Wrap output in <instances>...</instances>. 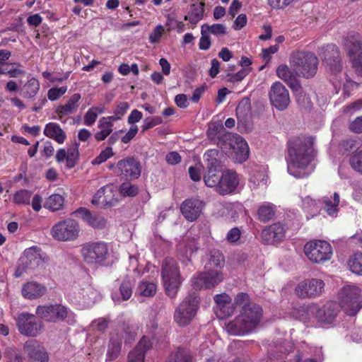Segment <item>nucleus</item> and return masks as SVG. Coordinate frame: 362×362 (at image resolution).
Listing matches in <instances>:
<instances>
[{
    "label": "nucleus",
    "instance_id": "obj_5",
    "mask_svg": "<svg viewBox=\"0 0 362 362\" xmlns=\"http://www.w3.org/2000/svg\"><path fill=\"white\" fill-rule=\"evenodd\" d=\"M339 312V305L332 301L327 303L322 307L317 304L308 305L304 310L303 320L308 322L317 321L322 325L332 324Z\"/></svg>",
    "mask_w": 362,
    "mask_h": 362
},
{
    "label": "nucleus",
    "instance_id": "obj_62",
    "mask_svg": "<svg viewBox=\"0 0 362 362\" xmlns=\"http://www.w3.org/2000/svg\"><path fill=\"white\" fill-rule=\"evenodd\" d=\"M163 122L160 117H148L144 121L143 131H146Z\"/></svg>",
    "mask_w": 362,
    "mask_h": 362
},
{
    "label": "nucleus",
    "instance_id": "obj_1",
    "mask_svg": "<svg viewBox=\"0 0 362 362\" xmlns=\"http://www.w3.org/2000/svg\"><path fill=\"white\" fill-rule=\"evenodd\" d=\"M313 139L303 136L293 139L288 145L287 170L296 178H304L314 170L312 163Z\"/></svg>",
    "mask_w": 362,
    "mask_h": 362
},
{
    "label": "nucleus",
    "instance_id": "obj_31",
    "mask_svg": "<svg viewBox=\"0 0 362 362\" xmlns=\"http://www.w3.org/2000/svg\"><path fill=\"white\" fill-rule=\"evenodd\" d=\"M47 291L46 287L36 281H29L22 287V295L27 299H36L42 296Z\"/></svg>",
    "mask_w": 362,
    "mask_h": 362
},
{
    "label": "nucleus",
    "instance_id": "obj_56",
    "mask_svg": "<svg viewBox=\"0 0 362 362\" xmlns=\"http://www.w3.org/2000/svg\"><path fill=\"white\" fill-rule=\"evenodd\" d=\"M66 153V167L68 168H72L76 164V160L78 157V147L76 146L74 148H68Z\"/></svg>",
    "mask_w": 362,
    "mask_h": 362
},
{
    "label": "nucleus",
    "instance_id": "obj_61",
    "mask_svg": "<svg viewBox=\"0 0 362 362\" xmlns=\"http://www.w3.org/2000/svg\"><path fill=\"white\" fill-rule=\"evenodd\" d=\"M164 27L162 25H158L156 26L149 35L150 42L152 44L158 42L164 33Z\"/></svg>",
    "mask_w": 362,
    "mask_h": 362
},
{
    "label": "nucleus",
    "instance_id": "obj_59",
    "mask_svg": "<svg viewBox=\"0 0 362 362\" xmlns=\"http://www.w3.org/2000/svg\"><path fill=\"white\" fill-rule=\"evenodd\" d=\"M189 174L190 178L194 181L197 182L201 180L202 174L203 171V165L202 163H199L195 164L194 166H190L189 168Z\"/></svg>",
    "mask_w": 362,
    "mask_h": 362
},
{
    "label": "nucleus",
    "instance_id": "obj_40",
    "mask_svg": "<svg viewBox=\"0 0 362 362\" xmlns=\"http://www.w3.org/2000/svg\"><path fill=\"white\" fill-rule=\"evenodd\" d=\"M166 362H194V360L188 349L179 348L170 354Z\"/></svg>",
    "mask_w": 362,
    "mask_h": 362
},
{
    "label": "nucleus",
    "instance_id": "obj_44",
    "mask_svg": "<svg viewBox=\"0 0 362 362\" xmlns=\"http://www.w3.org/2000/svg\"><path fill=\"white\" fill-rule=\"evenodd\" d=\"M157 286L153 282L144 281L141 282L137 288V293L139 295L151 297L156 294Z\"/></svg>",
    "mask_w": 362,
    "mask_h": 362
},
{
    "label": "nucleus",
    "instance_id": "obj_63",
    "mask_svg": "<svg viewBox=\"0 0 362 362\" xmlns=\"http://www.w3.org/2000/svg\"><path fill=\"white\" fill-rule=\"evenodd\" d=\"M199 353L202 358H204V360L206 362H218V359L216 356L211 355V351L210 349L206 347L205 345H202Z\"/></svg>",
    "mask_w": 362,
    "mask_h": 362
},
{
    "label": "nucleus",
    "instance_id": "obj_34",
    "mask_svg": "<svg viewBox=\"0 0 362 362\" xmlns=\"http://www.w3.org/2000/svg\"><path fill=\"white\" fill-rule=\"evenodd\" d=\"M276 75L291 88L298 86V83L295 81L296 76H298L296 71L294 69L291 70L286 64H281L277 67Z\"/></svg>",
    "mask_w": 362,
    "mask_h": 362
},
{
    "label": "nucleus",
    "instance_id": "obj_18",
    "mask_svg": "<svg viewBox=\"0 0 362 362\" xmlns=\"http://www.w3.org/2000/svg\"><path fill=\"white\" fill-rule=\"evenodd\" d=\"M114 173L125 179H136L141 175V166L139 163L133 158L122 159L116 165L112 164L109 166Z\"/></svg>",
    "mask_w": 362,
    "mask_h": 362
},
{
    "label": "nucleus",
    "instance_id": "obj_58",
    "mask_svg": "<svg viewBox=\"0 0 362 362\" xmlns=\"http://www.w3.org/2000/svg\"><path fill=\"white\" fill-rule=\"evenodd\" d=\"M113 155L112 148L107 146L92 161V163L93 165H100L113 156Z\"/></svg>",
    "mask_w": 362,
    "mask_h": 362
},
{
    "label": "nucleus",
    "instance_id": "obj_41",
    "mask_svg": "<svg viewBox=\"0 0 362 362\" xmlns=\"http://www.w3.org/2000/svg\"><path fill=\"white\" fill-rule=\"evenodd\" d=\"M105 112L104 105L91 107L88 110L83 117V124L86 126H92L96 121L98 115Z\"/></svg>",
    "mask_w": 362,
    "mask_h": 362
},
{
    "label": "nucleus",
    "instance_id": "obj_9",
    "mask_svg": "<svg viewBox=\"0 0 362 362\" xmlns=\"http://www.w3.org/2000/svg\"><path fill=\"white\" fill-rule=\"evenodd\" d=\"M339 305L349 315H356L362 308V294L355 285L344 286L338 293Z\"/></svg>",
    "mask_w": 362,
    "mask_h": 362
},
{
    "label": "nucleus",
    "instance_id": "obj_17",
    "mask_svg": "<svg viewBox=\"0 0 362 362\" xmlns=\"http://www.w3.org/2000/svg\"><path fill=\"white\" fill-rule=\"evenodd\" d=\"M16 325L20 333L27 337H37L42 329V322L37 320L35 315L28 313L18 315Z\"/></svg>",
    "mask_w": 362,
    "mask_h": 362
},
{
    "label": "nucleus",
    "instance_id": "obj_38",
    "mask_svg": "<svg viewBox=\"0 0 362 362\" xmlns=\"http://www.w3.org/2000/svg\"><path fill=\"white\" fill-rule=\"evenodd\" d=\"M268 175L265 168H262L258 170H255L250 179L251 187L253 188L263 187L266 188L267 185Z\"/></svg>",
    "mask_w": 362,
    "mask_h": 362
},
{
    "label": "nucleus",
    "instance_id": "obj_51",
    "mask_svg": "<svg viewBox=\"0 0 362 362\" xmlns=\"http://www.w3.org/2000/svg\"><path fill=\"white\" fill-rule=\"evenodd\" d=\"M19 66H21V64L18 63L10 64L7 67L2 68L1 73L3 74H7L11 78H18L24 76L25 71L19 69Z\"/></svg>",
    "mask_w": 362,
    "mask_h": 362
},
{
    "label": "nucleus",
    "instance_id": "obj_7",
    "mask_svg": "<svg viewBox=\"0 0 362 362\" xmlns=\"http://www.w3.org/2000/svg\"><path fill=\"white\" fill-rule=\"evenodd\" d=\"M161 276L167 295L174 298L181 284L180 270L176 262L172 258H166L162 265Z\"/></svg>",
    "mask_w": 362,
    "mask_h": 362
},
{
    "label": "nucleus",
    "instance_id": "obj_52",
    "mask_svg": "<svg viewBox=\"0 0 362 362\" xmlns=\"http://www.w3.org/2000/svg\"><path fill=\"white\" fill-rule=\"evenodd\" d=\"M119 293L122 300H127L130 298L132 294V283L129 279L123 280L119 286Z\"/></svg>",
    "mask_w": 362,
    "mask_h": 362
},
{
    "label": "nucleus",
    "instance_id": "obj_19",
    "mask_svg": "<svg viewBox=\"0 0 362 362\" xmlns=\"http://www.w3.org/2000/svg\"><path fill=\"white\" fill-rule=\"evenodd\" d=\"M271 105L280 111L286 110L291 102L288 89L279 81L273 83L268 93Z\"/></svg>",
    "mask_w": 362,
    "mask_h": 362
},
{
    "label": "nucleus",
    "instance_id": "obj_30",
    "mask_svg": "<svg viewBox=\"0 0 362 362\" xmlns=\"http://www.w3.org/2000/svg\"><path fill=\"white\" fill-rule=\"evenodd\" d=\"M152 347V342L147 337H143L136 346L128 354V362H144L146 352Z\"/></svg>",
    "mask_w": 362,
    "mask_h": 362
},
{
    "label": "nucleus",
    "instance_id": "obj_2",
    "mask_svg": "<svg viewBox=\"0 0 362 362\" xmlns=\"http://www.w3.org/2000/svg\"><path fill=\"white\" fill-rule=\"evenodd\" d=\"M234 304L240 308V313L226 325L227 332L231 335H244L252 332L260 322L262 308L251 301L245 293H238L234 299Z\"/></svg>",
    "mask_w": 362,
    "mask_h": 362
},
{
    "label": "nucleus",
    "instance_id": "obj_14",
    "mask_svg": "<svg viewBox=\"0 0 362 362\" xmlns=\"http://www.w3.org/2000/svg\"><path fill=\"white\" fill-rule=\"evenodd\" d=\"M80 227L74 219L66 218L54 224L51 229L52 238L59 241H72L79 234Z\"/></svg>",
    "mask_w": 362,
    "mask_h": 362
},
{
    "label": "nucleus",
    "instance_id": "obj_26",
    "mask_svg": "<svg viewBox=\"0 0 362 362\" xmlns=\"http://www.w3.org/2000/svg\"><path fill=\"white\" fill-rule=\"evenodd\" d=\"M204 203L198 199H189L184 201L180 206L182 214L189 221H194L200 216Z\"/></svg>",
    "mask_w": 362,
    "mask_h": 362
},
{
    "label": "nucleus",
    "instance_id": "obj_50",
    "mask_svg": "<svg viewBox=\"0 0 362 362\" xmlns=\"http://www.w3.org/2000/svg\"><path fill=\"white\" fill-rule=\"evenodd\" d=\"M349 164L354 170L362 175V150L351 155Z\"/></svg>",
    "mask_w": 362,
    "mask_h": 362
},
{
    "label": "nucleus",
    "instance_id": "obj_32",
    "mask_svg": "<svg viewBox=\"0 0 362 362\" xmlns=\"http://www.w3.org/2000/svg\"><path fill=\"white\" fill-rule=\"evenodd\" d=\"M80 99L81 95L79 93H74L70 97L66 103L58 105L55 112L59 118L61 119L62 117L74 114L78 108V103Z\"/></svg>",
    "mask_w": 362,
    "mask_h": 362
},
{
    "label": "nucleus",
    "instance_id": "obj_64",
    "mask_svg": "<svg viewBox=\"0 0 362 362\" xmlns=\"http://www.w3.org/2000/svg\"><path fill=\"white\" fill-rule=\"evenodd\" d=\"M349 129L354 133H362V116L357 117L349 124Z\"/></svg>",
    "mask_w": 362,
    "mask_h": 362
},
{
    "label": "nucleus",
    "instance_id": "obj_12",
    "mask_svg": "<svg viewBox=\"0 0 362 362\" xmlns=\"http://www.w3.org/2000/svg\"><path fill=\"white\" fill-rule=\"evenodd\" d=\"M304 253L312 262L320 264L329 260L332 257L331 245L322 240H310L304 246Z\"/></svg>",
    "mask_w": 362,
    "mask_h": 362
},
{
    "label": "nucleus",
    "instance_id": "obj_4",
    "mask_svg": "<svg viewBox=\"0 0 362 362\" xmlns=\"http://www.w3.org/2000/svg\"><path fill=\"white\" fill-rule=\"evenodd\" d=\"M47 261L48 256L40 247L33 245L26 248L18 259L14 276L20 277L24 274L43 269Z\"/></svg>",
    "mask_w": 362,
    "mask_h": 362
},
{
    "label": "nucleus",
    "instance_id": "obj_48",
    "mask_svg": "<svg viewBox=\"0 0 362 362\" xmlns=\"http://www.w3.org/2000/svg\"><path fill=\"white\" fill-rule=\"evenodd\" d=\"M32 192L27 189H20L13 196V202L16 204L26 205L30 204Z\"/></svg>",
    "mask_w": 362,
    "mask_h": 362
},
{
    "label": "nucleus",
    "instance_id": "obj_39",
    "mask_svg": "<svg viewBox=\"0 0 362 362\" xmlns=\"http://www.w3.org/2000/svg\"><path fill=\"white\" fill-rule=\"evenodd\" d=\"M204 4H192L189 8L188 14L185 16V20L189 21L192 24H197L204 16Z\"/></svg>",
    "mask_w": 362,
    "mask_h": 362
},
{
    "label": "nucleus",
    "instance_id": "obj_29",
    "mask_svg": "<svg viewBox=\"0 0 362 362\" xmlns=\"http://www.w3.org/2000/svg\"><path fill=\"white\" fill-rule=\"evenodd\" d=\"M216 303V313L218 317L224 318L230 316L234 312V306L230 297L223 293L214 296Z\"/></svg>",
    "mask_w": 362,
    "mask_h": 362
},
{
    "label": "nucleus",
    "instance_id": "obj_3",
    "mask_svg": "<svg viewBox=\"0 0 362 362\" xmlns=\"http://www.w3.org/2000/svg\"><path fill=\"white\" fill-rule=\"evenodd\" d=\"M224 265V257L219 252H215L211 255L209 261L210 270L202 272L192 279V286L196 290L210 288L216 286L223 279L221 269Z\"/></svg>",
    "mask_w": 362,
    "mask_h": 362
},
{
    "label": "nucleus",
    "instance_id": "obj_13",
    "mask_svg": "<svg viewBox=\"0 0 362 362\" xmlns=\"http://www.w3.org/2000/svg\"><path fill=\"white\" fill-rule=\"evenodd\" d=\"M134 339V333L124 328H118L111 334L108 344L106 359L114 361L119 356L122 344L130 343Z\"/></svg>",
    "mask_w": 362,
    "mask_h": 362
},
{
    "label": "nucleus",
    "instance_id": "obj_24",
    "mask_svg": "<svg viewBox=\"0 0 362 362\" xmlns=\"http://www.w3.org/2000/svg\"><path fill=\"white\" fill-rule=\"evenodd\" d=\"M239 185L238 174L232 170L222 172L221 180L216 190L221 195L233 193Z\"/></svg>",
    "mask_w": 362,
    "mask_h": 362
},
{
    "label": "nucleus",
    "instance_id": "obj_16",
    "mask_svg": "<svg viewBox=\"0 0 362 362\" xmlns=\"http://www.w3.org/2000/svg\"><path fill=\"white\" fill-rule=\"evenodd\" d=\"M81 254L87 263L103 264L108 257V249L102 242L87 243L83 246Z\"/></svg>",
    "mask_w": 362,
    "mask_h": 362
},
{
    "label": "nucleus",
    "instance_id": "obj_57",
    "mask_svg": "<svg viewBox=\"0 0 362 362\" xmlns=\"http://www.w3.org/2000/svg\"><path fill=\"white\" fill-rule=\"evenodd\" d=\"M361 110L362 98L344 106L343 113L347 115H352Z\"/></svg>",
    "mask_w": 362,
    "mask_h": 362
},
{
    "label": "nucleus",
    "instance_id": "obj_60",
    "mask_svg": "<svg viewBox=\"0 0 362 362\" xmlns=\"http://www.w3.org/2000/svg\"><path fill=\"white\" fill-rule=\"evenodd\" d=\"M241 231L238 228H231L226 235V240L230 244H235L240 240Z\"/></svg>",
    "mask_w": 362,
    "mask_h": 362
},
{
    "label": "nucleus",
    "instance_id": "obj_22",
    "mask_svg": "<svg viewBox=\"0 0 362 362\" xmlns=\"http://www.w3.org/2000/svg\"><path fill=\"white\" fill-rule=\"evenodd\" d=\"M285 226L275 223L265 228L262 232V241L267 245H277L284 240Z\"/></svg>",
    "mask_w": 362,
    "mask_h": 362
},
{
    "label": "nucleus",
    "instance_id": "obj_49",
    "mask_svg": "<svg viewBox=\"0 0 362 362\" xmlns=\"http://www.w3.org/2000/svg\"><path fill=\"white\" fill-rule=\"evenodd\" d=\"M116 192V189L112 185H109L102 187L94 194V196L91 200V203L93 205H96V206L101 205L102 206V199H103V196L107 192L112 194L113 192Z\"/></svg>",
    "mask_w": 362,
    "mask_h": 362
},
{
    "label": "nucleus",
    "instance_id": "obj_35",
    "mask_svg": "<svg viewBox=\"0 0 362 362\" xmlns=\"http://www.w3.org/2000/svg\"><path fill=\"white\" fill-rule=\"evenodd\" d=\"M44 134L46 136L54 139L59 144H63L66 138L64 130L58 124L54 122H49L46 124Z\"/></svg>",
    "mask_w": 362,
    "mask_h": 362
},
{
    "label": "nucleus",
    "instance_id": "obj_42",
    "mask_svg": "<svg viewBox=\"0 0 362 362\" xmlns=\"http://www.w3.org/2000/svg\"><path fill=\"white\" fill-rule=\"evenodd\" d=\"M275 212V206L272 203L266 202L259 207L257 214L261 221L267 222L274 217Z\"/></svg>",
    "mask_w": 362,
    "mask_h": 362
},
{
    "label": "nucleus",
    "instance_id": "obj_8",
    "mask_svg": "<svg viewBox=\"0 0 362 362\" xmlns=\"http://www.w3.org/2000/svg\"><path fill=\"white\" fill-rule=\"evenodd\" d=\"M36 315L47 322H57L65 320L70 325L76 322L74 313L61 304L39 305L36 308Z\"/></svg>",
    "mask_w": 362,
    "mask_h": 362
},
{
    "label": "nucleus",
    "instance_id": "obj_20",
    "mask_svg": "<svg viewBox=\"0 0 362 362\" xmlns=\"http://www.w3.org/2000/svg\"><path fill=\"white\" fill-rule=\"evenodd\" d=\"M325 283L319 279H309L298 284L296 294L300 298H315L322 294Z\"/></svg>",
    "mask_w": 362,
    "mask_h": 362
},
{
    "label": "nucleus",
    "instance_id": "obj_53",
    "mask_svg": "<svg viewBox=\"0 0 362 362\" xmlns=\"http://www.w3.org/2000/svg\"><path fill=\"white\" fill-rule=\"evenodd\" d=\"M129 109V105L127 102H121L118 103L113 111L114 115L109 116L114 121L120 119Z\"/></svg>",
    "mask_w": 362,
    "mask_h": 362
},
{
    "label": "nucleus",
    "instance_id": "obj_45",
    "mask_svg": "<svg viewBox=\"0 0 362 362\" xmlns=\"http://www.w3.org/2000/svg\"><path fill=\"white\" fill-rule=\"evenodd\" d=\"M350 270L358 275L362 276V252H356L349 259Z\"/></svg>",
    "mask_w": 362,
    "mask_h": 362
},
{
    "label": "nucleus",
    "instance_id": "obj_6",
    "mask_svg": "<svg viewBox=\"0 0 362 362\" xmlns=\"http://www.w3.org/2000/svg\"><path fill=\"white\" fill-rule=\"evenodd\" d=\"M318 58L310 52H296L290 58V64L296 71L298 76L306 78L313 77L317 71Z\"/></svg>",
    "mask_w": 362,
    "mask_h": 362
},
{
    "label": "nucleus",
    "instance_id": "obj_37",
    "mask_svg": "<svg viewBox=\"0 0 362 362\" xmlns=\"http://www.w3.org/2000/svg\"><path fill=\"white\" fill-rule=\"evenodd\" d=\"M40 88V83L36 78H28L22 88L23 96L28 99H33L37 95Z\"/></svg>",
    "mask_w": 362,
    "mask_h": 362
},
{
    "label": "nucleus",
    "instance_id": "obj_23",
    "mask_svg": "<svg viewBox=\"0 0 362 362\" xmlns=\"http://www.w3.org/2000/svg\"><path fill=\"white\" fill-rule=\"evenodd\" d=\"M229 145L233 151L237 162L242 163L249 157V146L245 139L237 134H232L229 138Z\"/></svg>",
    "mask_w": 362,
    "mask_h": 362
},
{
    "label": "nucleus",
    "instance_id": "obj_21",
    "mask_svg": "<svg viewBox=\"0 0 362 362\" xmlns=\"http://www.w3.org/2000/svg\"><path fill=\"white\" fill-rule=\"evenodd\" d=\"M321 57L325 62L329 66L330 71L337 77L341 72V62L339 60V52L337 46L329 44L321 48ZM337 78H332V83L336 86Z\"/></svg>",
    "mask_w": 362,
    "mask_h": 362
},
{
    "label": "nucleus",
    "instance_id": "obj_28",
    "mask_svg": "<svg viewBox=\"0 0 362 362\" xmlns=\"http://www.w3.org/2000/svg\"><path fill=\"white\" fill-rule=\"evenodd\" d=\"M92 228L97 229L104 228L106 226L105 218L97 214H92L85 208H80L74 213Z\"/></svg>",
    "mask_w": 362,
    "mask_h": 362
},
{
    "label": "nucleus",
    "instance_id": "obj_54",
    "mask_svg": "<svg viewBox=\"0 0 362 362\" xmlns=\"http://www.w3.org/2000/svg\"><path fill=\"white\" fill-rule=\"evenodd\" d=\"M67 91V86L52 87L47 91V98L51 101L59 99Z\"/></svg>",
    "mask_w": 362,
    "mask_h": 362
},
{
    "label": "nucleus",
    "instance_id": "obj_43",
    "mask_svg": "<svg viewBox=\"0 0 362 362\" xmlns=\"http://www.w3.org/2000/svg\"><path fill=\"white\" fill-rule=\"evenodd\" d=\"M64 204V198L59 194L50 195L45 202L44 207L50 211H55L62 209Z\"/></svg>",
    "mask_w": 362,
    "mask_h": 362
},
{
    "label": "nucleus",
    "instance_id": "obj_25",
    "mask_svg": "<svg viewBox=\"0 0 362 362\" xmlns=\"http://www.w3.org/2000/svg\"><path fill=\"white\" fill-rule=\"evenodd\" d=\"M30 362H48L49 356L45 349L35 340H30L23 346Z\"/></svg>",
    "mask_w": 362,
    "mask_h": 362
},
{
    "label": "nucleus",
    "instance_id": "obj_10",
    "mask_svg": "<svg viewBox=\"0 0 362 362\" xmlns=\"http://www.w3.org/2000/svg\"><path fill=\"white\" fill-rule=\"evenodd\" d=\"M199 299L195 293L189 294L175 310V322L180 327L187 326L194 317Z\"/></svg>",
    "mask_w": 362,
    "mask_h": 362
},
{
    "label": "nucleus",
    "instance_id": "obj_15",
    "mask_svg": "<svg viewBox=\"0 0 362 362\" xmlns=\"http://www.w3.org/2000/svg\"><path fill=\"white\" fill-rule=\"evenodd\" d=\"M344 45L349 52L356 72L362 76V38L358 33H349L344 38Z\"/></svg>",
    "mask_w": 362,
    "mask_h": 362
},
{
    "label": "nucleus",
    "instance_id": "obj_11",
    "mask_svg": "<svg viewBox=\"0 0 362 362\" xmlns=\"http://www.w3.org/2000/svg\"><path fill=\"white\" fill-rule=\"evenodd\" d=\"M218 156V151L216 149L208 150L204 155L207 168V172L204 175V181L207 187H214L215 190H216L222 177Z\"/></svg>",
    "mask_w": 362,
    "mask_h": 362
},
{
    "label": "nucleus",
    "instance_id": "obj_55",
    "mask_svg": "<svg viewBox=\"0 0 362 362\" xmlns=\"http://www.w3.org/2000/svg\"><path fill=\"white\" fill-rule=\"evenodd\" d=\"M119 193L124 197H134L138 193V188L129 182H124L119 187Z\"/></svg>",
    "mask_w": 362,
    "mask_h": 362
},
{
    "label": "nucleus",
    "instance_id": "obj_36",
    "mask_svg": "<svg viewBox=\"0 0 362 362\" xmlns=\"http://www.w3.org/2000/svg\"><path fill=\"white\" fill-rule=\"evenodd\" d=\"M323 209L331 216H336L339 211V195L334 192L333 195L325 196L322 200Z\"/></svg>",
    "mask_w": 362,
    "mask_h": 362
},
{
    "label": "nucleus",
    "instance_id": "obj_46",
    "mask_svg": "<svg viewBox=\"0 0 362 362\" xmlns=\"http://www.w3.org/2000/svg\"><path fill=\"white\" fill-rule=\"evenodd\" d=\"M202 28L204 33L208 34H212L216 37H220L226 34V26L221 23H215L213 25L204 24L202 25Z\"/></svg>",
    "mask_w": 362,
    "mask_h": 362
},
{
    "label": "nucleus",
    "instance_id": "obj_47",
    "mask_svg": "<svg viewBox=\"0 0 362 362\" xmlns=\"http://www.w3.org/2000/svg\"><path fill=\"white\" fill-rule=\"evenodd\" d=\"M302 207L303 210L309 213L311 216H315L320 209L318 203L309 196L303 199Z\"/></svg>",
    "mask_w": 362,
    "mask_h": 362
},
{
    "label": "nucleus",
    "instance_id": "obj_27",
    "mask_svg": "<svg viewBox=\"0 0 362 362\" xmlns=\"http://www.w3.org/2000/svg\"><path fill=\"white\" fill-rule=\"evenodd\" d=\"M76 295V298L87 306L93 305L100 299L99 291L88 283L80 286Z\"/></svg>",
    "mask_w": 362,
    "mask_h": 362
},
{
    "label": "nucleus",
    "instance_id": "obj_33",
    "mask_svg": "<svg viewBox=\"0 0 362 362\" xmlns=\"http://www.w3.org/2000/svg\"><path fill=\"white\" fill-rule=\"evenodd\" d=\"M113 119L109 116L101 117L98 123L99 131L95 134V139L98 141H104L113 132Z\"/></svg>",
    "mask_w": 362,
    "mask_h": 362
}]
</instances>
